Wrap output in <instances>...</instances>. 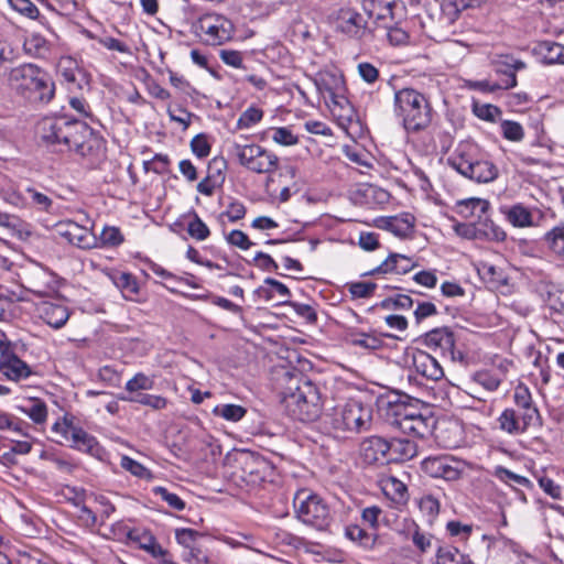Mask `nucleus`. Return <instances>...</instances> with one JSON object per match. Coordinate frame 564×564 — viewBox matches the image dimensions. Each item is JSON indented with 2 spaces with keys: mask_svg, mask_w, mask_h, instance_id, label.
<instances>
[{
  "mask_svg": "<svg viewBox=\"0 0 564 564\" xmlns=\"http://www.w3.org/2000/svg\"><path fill=\"white\" fill-rule=\"evenodd\" d=\"M394 113L409 132L426 129L432 121V107L424 95L412 88L394 93Z\"/></svg>",
  "mask_w": 564,
  "mask_h": 564,
  "instance_id": "nucleus-1",
  "label": "nucleus"
},
{
  "mask_svg": "<svg viewBox=\"0 0 564 564\" xmlns=\"http://www.w3.org/2000/svg\"><path fill=\"white\" fill-rule=\"evenodd\" d=\"M447 163L463 176L478 182L489 183L497 178L498 169L488 160L480 158L479 149L475 143L460 142Z\"/></svg>",
  "mask_w": 564,
  "mask_h": 564,
  "instance_id": "nucleus-2",
  "label": "nucleus"
},
{
  "mask_svg": "<svg viewBox=\"0 0 564 564\" xmlns=\"http://www.w3.org/2000/svg\"><path fill=\"white\" fill-rule=\"evenodd\" d=\"M295 517L317 531L329 528L333 517L327 501L308 488L299 489L293 497Z\"/></svg>",
  "mask_w": 564,
  "mask_h": 564,
  "instance_id": "nucleus-3",
  "label": "nucleus"
},
{
  "mask_svg": "<svg viewBox=\"0 0 564 564\" xmlns=\"http://www.w3.org/2000/svg\"><path fill=\"white\" fill-rule=\"evenodd\" d=\"M290 413L302 422H313L319 417L323 400L319 388L311 380L302 378L295 390L284 397Z\"/></svg>",
  "mask_w": 564,
  "mask_h": 564,
  "instance_id": "nucleus-4",
  "label": "nucleus"
},
{
  "mask_svg": "<svg viewBox=\"0 0 564 564\" xmlns=\"http://www.w3.org/2000/svg\"><path fill=\"white\" fill-rule=\"evenodd\" d=\"M371 410L358 401H348L333 408L325 415V424L335 432L359 433L368 430L371 422Z\"/></svg>",
  "mask_w": 564,
  "mask_h": 564,
  "instance_id": "nucleus-5",
  "label": "nucleus"
},
{
  "mask_svg": "<svg viewBox=\"0 0 564 564\" xmlns=\"http://www.w3.org/2000/svg\"><path fill=\"white\" fill-rule=\"evenodd\" d=\"M11 87L32 104H48L55 95V84L47 73H11Z\"/></svg>",
  "mask_w": 564,
  "mask_h": 564,
  "instance_id": "nucleus-6",
  "label": "nucleus"
},
{
  "mask_svg": "<svg viewBox=\"0 0 564 564\" xmlns=\"http://www.w3.org/2000/svg\"><path fill=\"white\" fill-rule=\"evenodd\" d=\"M77 128H80V122L77 120L46 117L37 123L36 132L47 148L64 152L70 150Z\"/></svg>",
  "mask_w": 564,
  "mask_h": 564,
  "instance_id": "nucleus-7",
  "label": "nucleus"
},
{
  "mask_svg": "<svg viewBox=\"0 0 564 564\" xmlns=\"http://www.w3.org/2000/svg\"><path fill=\"white\" fill-rule=\"evenodd\" d=\"M230 154L241 166L257 174L273 173L279 166V158L257 143L232 142Z\"/></svg>",
  "mask_w": 564,
  "mask_h": 564,
  "instance_id": "nucleus-8",
  "label": "nucleus"
},
{
  "mask_svg": "<svg viewBox=\"0 0 564 564\" xmlns=\"http://www.w3.org/2000/svg\"><path fill=\"white\" fill-rule=\"evenodd\" d=\"M195 32L204 44L219 46L234 39L235 24L224 14L207 12L197 19Z\"/></svg>",
  "mask_w": 564,
  "mask_h": 564,
  "instance_id": "nucleus-9",
  "label": "nucleus"
},
{
  "mask_svg": "<svg viewBox=\"0 0 564 564\" xmlns=\"http://www.w3.org/2000/svg\"><path fill=\"white\" fill-rule=\"evenodd\" d=\"M52 431L59 434L70 447L87 453L91 456H100L102 448L95 436L87 433L79 425L74 424L73 419L64 416L53 424Z\"/></svg>",
  "mask_w": 564,
  "mask_h": 564,
  "instance_id": "nucleus-10",
  "label": "nucleus"
},
{
  "mask_svg": "<svg viewBox=\"0 0 564 564\" xmlns=\"http://www.w3.org/2000/svg\"><path fill=\"white\" fill-rule=\"evenodd\" d=\"M334 26L337 33L357 41L367 40L371 36L373 25L369 19L352 8H341L337 11Z\"/></svg>",
  "mask_w": 564,
  "mask_h": 564,
  "instance_id": "nucleus-11",
  "label": "nucleus"
},
{
  "mask_svg": "<svg viewBox=\"0 0 564 564\" xmlns=\"http://www.w3.org/2000/svg\"><path fill=\"white\" fill-rule=\"evenodd\" d=\"M404 434L424 438L432 434L435 421L412 405L397 408L393 422Z\"/></svg>",
  "mask_w": 564,
  "mask_h": 564,
  "instance_id": "nucleus-12",
  "label": "nucleus"
},
{
  "mask_svg": "<svg viewBox=\"0 0 564 564\" xmlns=\"http://www.w3.org/2000/svg\"><path fill=\"white\" fill-rule=\"evenodd\" d=\"M54 231L73 246L80 249L98 248V238L93 229L73 220H62L55 224Z\"/></svg>",
  "mask_w": 564,
  "mask_h": 564,
  "instance_id": "nucleus-13",
  "label": "nucleus"
},
{
  "mask_svg": "<svg viewBox=\"0 0 564 564\" xmlns=\"http://www.w3.org/2000/svg\"><path fill=\"white\" fill-rule=\"evenodd\" d=\"M421 469L433 478L454 481L462 477V468L457 460L451 456H430L422 460Z\"/></svg>",
  "mask_w": 564,
  "mask_h": 564,
  "instance_id": "nucleus-14",
  "label": "nucleus"
},
{
  "mask_svg": "<svg viewBox=\"0 0 564 564\" xmlns=\"http://www.w3.org/2000/svg\"><path fill=\"white\" fill-rule=\"evenodd\" d=\"M388 449V440L372 435L360 442L359 458L366 465H386L389 464Z\"/></svg>",
  "mask_w": 564,
  "mask_h": 564,
  "instance_id": "nucleus-15",
  "label": "nucleus"
},
{
  "mask_svg": "<svg viewBox=\"0 0 564 564\" xmlns=\"http://www.w3.org/2000/svg\"><path fill=\"white\" fill-rule=\"evenodd\" d=\"M69 151H74L83 158H95L102 151V140L91 129L80 122Z\"/></svg>",
  "mask_w": 564,
  "mask_h": 564,
  "instance_id": "nucleus-16",
  "label": "nucleus"
},
{
  "mask_svg": "<svg viewBox=\"0 0 564 564\" xmlns=\"http://www.w3.org/2000/svg\"><path fill=\"white\" fill-rule=\"evenodd\" d=\"M317 26L308 13L291 15L288 35L291 41L299 44H308L316 35Z\"/></svg>",
  "mask_w": 564,
  "mask_h": 564,
  "instance_id": "nucleus-17",
  "label": "nucleus"
},
{
  "mask_svg": "<svg viewBox=\"0 0 564 564\" xmlns=\"http://www.w3.org/2000/svg\"><path fill=\"white\" fill-rule=\"evenodd\" d=\"M497 421L499 429L509 435H521L527 433L530 427L539 425L530 416L521 414L512 408L505 409Z\"/></svg>",
  "mask_w": 564,
  "mask_h": 564,
  "instance_id": "nucleus-18",
  "label": "nucleus"
},
{
  "mask_svg": "<svg viewBox=\"0 0 564 564\" xmlns=\"http://www.w3.org/2000/svg\"><path fill=\"white\" fill-rule=\"evenodd\" d=\"M36 314L54 329L62 328L70 315L68 307L57 301H41L36 304Z\"/></svg>",
  "mask_w": 564,
  "mask_h": 564,
  "instance_id": "nucleus-19",
  "label": "nucleus"
},
{
  "mask_svg": "<svg viewBox=\"0 0 564 564\" xmlns=\"http://www.w3.org/2000/svg\"><path fill=\"white\" fill-rule=\"evenodd\" d=\"M361 6L372 25L387 26L394 19L397 0H361Z\"/></svg>",
  "mask_w": 564,
  "mask_h": 564,
  "instance_id": "nucleus-20",
  "label": "nucleus"
},
{
  "mask_svg": "<svg viewBox=\"0 0 564 564\" xmlns=\"http://www.w3.org/2000/svg\"><path fill=\"white\" fill-rule=\"evenodd\" d=\"M378 228L387 230L398 238L405 239L412 236L415 227V217L409 213L395 216L381 217L377 221Z\"/></svg>",
  "mask_w": 564,
  "mask_h": 564,
  "instance_id": "nucleus-21",
  "label": "nucleus"
},
{
  "mask_svg": "<svg viewBox=\"0 0 564 564\" xmlns=\"http://www.w3.org/2000/svg\"><path fill=\"white\" fill-rule=\"evenodd\" d=\"M236 462L240 465L243 477L249 482H258L264 479L268 463L262 457L251 452H241L237 455Z\"/></svg>",
  "mask_w": 564,
  "mask_h": 564,
  "instance_id": "nucleus-22",
  "label": "nucleus"
},
{
  "mask_svg": "<svg viewBox=\"0 0 564 564\" xmlns=\"http://www.w3.org/2000/svg\"><path fill=\"white\" fill-rule=\"evenodd\" d=\"M0 372L11 381L29 378L33 371L31 367L15 354L2 351L0 356Z\"/></svg>",
  "mask_w": 564,
  "mask_h": 564,
  "instance_id": "nucleus-23",
  "label": "nucleus"
},
{
  "mask_svg": "<svg viewBox=\"0 0 564 564\" xmlns=\"http://www.w3.org/2000/svg\"><path fill=\"white\" fill-rule=\"evenodd\" d=\"M337 124L345 131L356 119V111L346 94L325 100Z\"/></svg>",
  "mask_w": 564,
  "mask_h": 564,
  "instance_id": "nucleus-24",
  "label": "nucleus"
},
{
  "mask_svg": "<svg viewBox=\"0 0 564 564\" xmlns=\"http://www.w3.org/2000/svg\"><path fill=\"white\" fill-rule=\"evenodd\" d=\"M412 365L415 372L427 380L437 381L444 377V370L437 359L423 350L413 354Z\"/></svg>",
  "mask_w": 564,
  "mask_h": 564,
  "instance_id": "nucleus-25",
  "label": "nucleus"
},
{
  "mask_svg": "<svg viewBox=\"0 0 564 564\" xmlns=\"http://www.w3.org/2000/svg\"><path fill=\"white\" fill-rule=\"evenodd\" d=\"M314 80L325 100L347 93L343 73H316Z\"/></svg>",
  "mask_w": 564,
  "mask_h": 564,
  "instance_id": "nucleus-26",
  "label": "nucleus"
},
{
  "mask_svg": "<svg viewBox=\"0 0 564 564\" xmlns=\"http://www.w3.org/2000/svg\"><path fill=\"white\" fill-rule=\"evenodd\" d=\"M423 343L430 349L440 350L443 356L454 359L455 339L448 328H435L426 333Z\"/></svg>",
  "mask_w": 564,
  "mask_h": 564,
  "instance_id": "nucleus-27",
  "label": "nucleus"
},
{
  "mask_svg": "<svg viewBox=\"0 0 564 564\" xmlns=\"http://www.w3.org/2000/svg\"><path fill=\"white\" fill-rule=\"evenodd\" d=\"M505 219L514 228H529L535 226L533 209L522 203L500 207Z\"/></svg>",
  "mask_w": 564,
  "mask_h": 564,
  "instance_id": "nucleus-28",
  "label": "nucleus"
},
{
  "mask_svg": "<svg viewBox=\"0 0 564 564\" xmlns=\"http://www.w3.org/2000/svg\"><path fill=\"white\" fill-rule=\"evenodd\" d=\"M532 54L542 65H564V46L550 41L538 43Z\"/></svg>",
  "mask_w": 564,
  "mask_h": 564,
  "instance_id": "nucleus-29",
  "label": "nucleus"
},
{
  "mask_svg": "<svg viewBox=\"0 0 564 564\" xmlns=\"http://www.w3.org/2000/svg\"><path fill=\"white\" fill-rule=\"evenodd\" d=\"M416 267V262L401 253H390L389 257L376 269L371 271L375 273H394L405 274Z\"/></svg>",
  "mask_w": 564,
  "mask_h": 564,
  "instance_id": "nucleus-30",
  "label": "nucleus"
},
{
  "mask_svg": "<svg viewBox=\"0 0 564 564\" xmlns=\"http://www.w3.org/2000/svg\"><path fill=\"white\" fill-rule=\"evenodd\" d=\"M513 401L518 408V412L530 416L531 420L538 422L539 424L541 423L540 411L534 404L531 392L525 384L519 383L514 388Z\"/></svg>",
  "mask_w": 564,
  "mask_h": 564,
  "instance_id": "nucleus-31",
  "label": "nucleus"
},
{
  "mask_svg": "<svg viewBox=\"0 0 564 564\" xmlns=\"http://www.w3.org/2000/svg\"><path fill=\"white\" fill-rule=\"evenodd\" d=\"M481 0H443L441 3L440 21L451 25L469 8L479 7Z\"/></svg>",
  "mask_w": 564,
  "mask_h": 564,
  "instance_id": "nucleus-32",
  "label": "nucleus"
},
{
  "mask_svg": "<svg viewBox=\"0 0 564 564\" xmlns=\"http://www.w3.org/2000/svg\"><path fill=\"white\" fill-rule=\"evenodd\" d=\"M388 445L389 463L410 460L417 454V445L408 438H392Z\"/></svg>",
  "mask_w": 564,
  "mask_h": 564,
  "instance_id": "nucleus-33",
  "label": "nucleus"
},
{
  "mask_svg": "<svg viewBox=\"0 0 564 564\" xmlns=\"http://www.w3.org/2000/svg\"><path fill=\"white\" fill-rule=\"evenodd\" d=\"M502 78L499 80H480L470 82L468 85L470 88L478 89L480 91L495 93L498 90H507L513 88L517 85L516 73H501Z\"/></svg>",
  "mask_w": 564,
  "mask_h": 564,
  "instance_id": "nucleus-34",
  "label": "nucleus"
},
{
  "mask_svg": "<svg viewBox=\"0 0 564 564\" xmlns=\"http://www.w3.org/2000/svg\"><path fill=\"white\" fill-rule=\"evenodd\" d=\"M489 202L482 198L470 197L457 202L456 213L464 218H470L473 216L480 217L489 209Z\"/></svg>",
  "mask_w": 564,
  "mask_h": 564,
  "instance_id": "nucleus-35",
  "label": "nucleus"
},
{
  "mask_svg": "<svg viewBox=\"0 0 564 564\" xmlns=\"http://www.w3.org/2000/svg\"><path fill=\"white\" fill-rule=\"evenodd\" d=\"M384 495L393 502L404 505L408 501V488L395 477H388L381 481Z\"/></svg>",
  "mask_w": 564,
  "mask_h": 564,
  "instance_id": "nucleus-36",
  "label": "nucleus"
},
{
  "mask_svg": "<svg viewBox=\"0 0 564 564\" xmlns=\"http://www.w3.org/2000/svg\"><path fill=\"white\" fill-rule=\"evenodd\" d=\"M348 343L365 350L375 351L383 347V339L375 333L351 332L348 335Z\"/></svg>",
  "mask_w": 564,
  "mask_h": 564,
  "instance_id": "nucleus-37",
  "label": "nucleus"
},
{
  "mask_svg": "<svg viewBox=\"0 0 564 564\" xmlns=\"http://www.w3.org/2000/svg\"><path fill=\"white\" fill-rule=\"evenodd\" d=\"M345 535L366 550L373 549L377 542V534L375 532H368L358 524L348 525L345 529Z\"/></svg>",
  "mask_w": 564,
  "mask_h": 564,
  "instance_id": "nucleus-38",
  "label": "nucleus"
},
{
  "mask_svg": "<svg viewBox=\"0 0 564 564\" xmlns=\"http://www.w3.org/2000/svg\"><path fill=\"white\" fill-rule=\"evenodd\" d=\"M491 62L496 70H520L529 66L520 54L508 52L495 54Z\"/></svg>",
  "mask_w": 564,
  "mask_h": 564,
  "instance_id": "nucleus-39",
  "label": "nucleus"
},
{
  "mask_svg": "<svg viewBox=\"0 0 564 564\" xmlns=\"http://www.w3.org/2000/svg\"><path fill=\"white\" fill-rule=\"evenodd\" d=\"M120 400L139 403L145 406H149L153 410H162L167 405V400L161 395L148 394V393H137L131 395H120Z\"/></svg>",
  "mask_w": 564,
  "mask_h": 564,
  "instance_id": "nucleus-40",
  "label": "nucleus"
},
{
  "mask_svg": "<svg viewBox=\"0 0 564 564\" xmlns=\"http://www.w3.org/2000/svg\"><path fill=\"white\" fill-rule=\"evenodd\" d=\"M247 413V409L239 404L224 403L213 409L215 416L221 417L229 422L240 421Z\"/></svg>",
  "mask_w": 564,
  "mask_h": 564,
  "instance_id": "nucleus-41",
  "label": "nucleus"
},
{
  "mask_svg": "<svg viewBox=\"0 0 564 564\" xmlns=\"http://www.w3.org/2000/svg\"><path fill=\"white\" fill-rule=\"evenodd\" d=\"M544 239L554 256L564 262V226L553 228Z\"/></svg>",
  "mask_w": 564,
  "mask_h": 564,
  "instance_id": "nucleus-42",
  "label": "nucleus"
},
{
  "mask_svg": "<svg viewBox=\"0 0 564 564\" xmlns=\"http://www.w3.org/2000/svg\"><path fill=\"white\" fill-rule=\"evenodd\" d=\"M479 238H486L491 241L501 242L507 238L506 231L490 219H485L478 225Z\"/></svg>",
  "mask_w": 564,
  "mask_h": 564,
  "instance_id": "nucleus-43",
  "label": "nucleus"
},
{
  "mask_svg": "<svg viewBox=\"0 0 564 564\" xmlns=\"http://www.w3.org/2000/svg\"><path fill=\"white\" fill-rule=\"evenodd\" d=\"M471 384L481 387L486 392H494L501 384V379L490 371L481 370L473 375Z\"/></svg>",
  "mask_w": 564,
  "mask_h": 564,
  "instance_id": "nucleus-44",
  "label": "nucleus"
},
{
  "mask_svg": "<svg viewBox=\"0 0 564 564\" xmlns=\"http://www.w3.org/2000/svg\"><path fill=\"white\" fill-rule=\"evenodd\" d=\"M467 558L458 549L446 545L440 546L436 553L437 564H462Z\"/></svg>",
  "mask_w": 564,
  "mask_h": 564,
  "instance_id": "nucleus-45",
  "label": "nucleus"
},
{
  "mask_svg": "<svg viewBox=\"0 0 564 564\" xmlns=\"http://www.w3.org/2000/svg\"><path fill=\"white\" fill-rule=\"evenodd\" d=\"M98 238V247H118L124 238L121 230L115 226H105Z\"/></svg>",
  "mask_w": 564,
  "mask_h": 564,
  "instance_id": "nucleus-46",
  "label": "nucleus"
},
{
  "mask_svg": "<svg viewBox=\"0 0 564 564\" xmlns=\"http://www.w3.org/2000/svg\"><path fill=\"white\" fill-rule=\"evenodd\" d=\"M187 232L193 239L197 241H204L210 236L208 226L195 212H193L192 218L187 224Z\"/></svg>",
  "mask_w": 564,
  "mask_h": 564,
  "instance_id": "nucleus-47",
  "label": "nucleus"
},
{
  "mask_svg": "<svg viewBox=\"0 0 564 564\" xmlns=\"http://www.w3.org/2000/svg\"><path fill=\"white\" fill-rule=\"evenodd\" d=\"M20 410L36 424H41L46 421L47 408L41 400H32L29 405L20 406Z\"/></svg>",
  "mask_w": 564,
  "mask_h": 564,
  "instance_id": "nucleus-48",
  "label": "nucleus"
},
{
  "mask_svg": "<svg viewBox=\"0 0 564 564\" xmlns=\"http://www.w3.org/2000/svg\"><path fill=\"white\" fill-rule=\"evenodd\" d=\"M154 387V380L143 372L135 373L126 383V391L131 394H137L141 390H151Z\"/></svg>",
  "mask_w": 564,
  "mask_h": 564,
  "instance_id": "nucleus-49",
  "label": "nucleus"
},
{
  "mask_svg": "<svg viewBox=\"0 0 564 564\" xmlns=\"http://www.w3.org/2000/svg\"><path fill=\"white\" fill-rule=\"evenodd\" d=\"M492 475L499 479L500 481L505 484H509L510 481H513L520 486H523L525 488H531L532 482L529 478L514 474L513 471L502 467V466H496Z\"/></svg>",
  "mask_w": 564,
  "mask_h": 564,
  "instance_id": "nucleus-50",
  "label": "nucleus"
},
{
  "mask_svg": "<svg viewBox=\"0 0 564 564\" xmlns=\"http://www.w3.org/2000/svg\"><path fill=\"white\" fill-rule=\"evenodd\" d=\"M417 506L420 511L427 517L429 521H433L441 509L440 500L431 494L422 496L417 501Z\"/></svg>",
  "mask_w": 564,
  "mask_h": 564,
  "instance_id": "nucleus-51",
  "label": "nucleus"
},
{
  "mask_svg": "<svg viewBox=\"0 0 564 564\" xmlns=\"http://www.w3.org/2000/svg\"><path fill=\"white\" fill-rule=\"evenodd\" d=\"M346 288L352 299H368L373 295L377 284L373 282L358 281L347 283Z\"/></svg>",
  "mask_w": 564,
  "mask_h": 564,
  "instance_id": "nucleus-52",
  "label": "nucleus"
},
{
  "mask_svg": "<svg viewBox=\"0 0 564 564\" xmlns=\"http://www.w3.org/2000/svg\"><path fill=\"white\" fill-rule=\"evenodd\" d=\"M120 466L131 473L133 476L142 478V479H150L152 478L151 471L145 468L142 464L139 462L132 459L129 456H122L120 460Z\"/></svg>",
  "mask_w": 564,
  "mask_h": 564,
  "instance_id": "nucleus-53",
  "label": "nucleus"
},
{
  "mask_svg": "<svg viewBox=\"0 0 564 564\" xmlns=\"http://www.w3.org/2000/svg\"><path fill=\"white\" fill-rule=\"evenodd\" d=\"M270 132L271 139L278 144L289 147L299 142L297 137L288 127L271 128Z\"/></svg>",
  "mask_w": 564,
  "mask_h": 564,
  "instance_id": "nucleus-54",
  "label": "nucleus"
},
{
  "mask_svg": "<svg viewBox=\"0 0 564 564\" xmlns=\"http://www.w3.org/2000/svg\"><path fill=\"white\" fill-rule=\"evenodd\" d=\"M25 193L30 198V202L41 212H50L53 205V200L44 193L39 192L34 187H26Z\"/></svg>",
  "mask_w": 564,
  "mask_h": 564,
  "instance_id": "nucleus-55",
  "label": "nucleus"
},
{
  "mask_svg": "<svg viewBox=\"0 0 564 564\" xmlns=\"http://www.w3.org/2000/svg\"><path fill=\"white\" fill-rule=\"evenodd\" d=\"M263 117V111L257 107L247 108L237 121V128L249 129L258 123Z\"/></svg>",
  "mask_w": 564,
  "mask_h": 564,
  "instance_id": "nucleus-56",
  "label": "nucleus"
},
{
  "mask_svg": "<svg viewBox=\"0 0 564 564\" xmlns=\"http://www.w3.org/2000/svg\"><path fill=\"white\" fill-rule=\"evenodd\" d=\"M433 536L422 531L416 524L411 532V541L420 553H426L432 547Z\"/></svg>",
  "mask_w": 564,
  "mask_h": 564,
  "instance_id": "nucleus-57",
  "label": "nucleus"
},
{
  "mask_svg": "<svg viewBox=\"0 0 564 564\" xmlns=\"http://www.w3.org/2000/svg\"><path fill=\"white\" fill-rule=\"evenodd\" d=\"M502 135L513 142H519L524 138V130L517 121L505 120L501 122Z\"/></svg>",
  "mask_w": 564,
  "mask_h": 564,
  "instance_id": "nucleus-58",
  "label": "nucleus"
},
{
  "mask_svg": "<svg viewBox=\"0 0 564 564\" xmlns=\"http://www.w3.org/2000/svg\"><path fill=\"white\" fill-rule=\"evenodd\" d=\"M10 7L20 14L36 19L40 14L37 7L31 0H8Z\"/></svg>",
  "mask_w": 564,
  "mask_h": 564,
  "instance_id": "nucleus-59",
  "label": "nucleus"
},
{
  "mask_svg": "<svg viewBox=\"0 0 564 564\" xmlns=\"http://www.w3.org/2000/svg\"><path fill=\"white\" fill-rule=\"evenodd\" d=\"M198 536H200V533L194 529L182 528L175 530L176 542L186 550L195 546Z\"/></svg>",
  "mask_w": 564,
  "mask_h": 564,
  "instance_id": "nucleus-60",
  "label": "nucleus"
},
{
  "mask_svg": "<svg viewBox=\"0 0 564 564\" xmlns=\"http://www.w3.org/2000/svg\"><path fill=\"white\" fill-rule=\"evenodd\" d=\"M46 278H47L46 272H44L42 270H36L32 276L28 278V280H26L28 285L25 288L30 292H32L36 295H40V296L46 295L48 293V289L44 284L41 283V280H44Z\"/></svg>",
  "mask_w": 564,
  "mask_h": 564,
  "instance_id": "nucleus-61",
  "label": "nucleus"
},
{
  "mask_svg": "<svg viewBox=\"0 0 564 564\" xmlns=\"http://www.w3.org/2000/svg\"><path fill=\"white\" fill-rule=\"evenodd\" d=\"M153 492L164 500L171 508L177 511L184 510L185 502L176 494L170 492L166 488L161 486L153 488Z\"/></svg>",
  "mask_w": 564,
  "mask_h": 564,
  "instance_id": "nucleus-62",
  "label": "nucleus"
},
{
  "mask_svg": "<svg viewBox=\"0 0 564 564\" xmlns=\"http://www.w3.org/2000/svg\"><path fill=\"white\" fill-rule=\"evenodd\" d=\"M382 514V509L378 506H369L361 510V519L371 530L379 529V518Z\"/></svg>",
  "mask_w": 564,
  "mask_h": 564,
  "instance_id": "nucleus-63",
  "label": "nucleus"
},
{
  "mask_svg": "<svg viewBox=\"0 0 564 564\" xmlns=\"http://www.w3.org/2000/svg\"><path fill=\"white\" fill-rule=\"evenodd\" d=\"M19 564H55L50 557L37 552H22L19 554Z\"/></svg>",
  "mask_w": 564,
  "mask_h": 564,
  "instance_id": "nucleus-64",
  "label": "nucleus"
}]
</instances>
